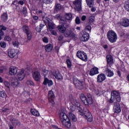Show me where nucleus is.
<instances>
[{
	"label": "nucleus",
	"mask_w": 129,
	"mask_h": 129,
	"mask_svg": "<svg viewBox=\"0 0 129 129\" xmlns=\"http://www.w3.org/2000/svg\"><path fill=\"white\" fill-rule=\"evenodd\" d=\"M61 123L64 127H67V128H70L71 127V122L69 119H68L66 121L61 122Z\"/></svg>",
	"instance_id": "nucleus-20"
},
{
	"label": "nucleus",
	"mask_w": 129,
	"mask_h": 129,
	"mask_svg": "<svg viewBox=\"0 0 129 129\" xmlns=\"http://www.w3.org/2000/svg\"><path fill=\"white\" fill-rule=\"evenodd\" d=\"M81 20L83 21H85V20H86V16L85 15H84L81 18Z\"/></svg>",
	"instance_id": "nucleus-62"
},
{
	"label": "nucleus",
	"mask_w": 129,
	"mask_h": 129,
	"mask_svg": "<svg viewBox=\"0 0 129 129\" xmlns=\"http://www.w3.org/2000/svg\"><path fill=\"white\" fill-rule=\"evenodd\" d=\"M93 103V99H92V97L90 94H88L87 97L86 98V100L85 101L84 104L87 105V104H92Z\"/></svg>",
	"instance_id": "nucleus-12"
},
{
	"label": "nucleus",
	"mask_w": 129,
	"mask_h": 129,
	"mask_svg": "<svg viewBox=\"0 0 129 129\" xmlns=\"http://www.w3.org/2000/svg\"><path fill=\"white\" fill-rule=\"evenodd\" d=\"M44 49L46 52H51L52 51V49H53V45H52V44H50L45 45Z\"/></svg>",
	"instance_id": "nucleus-25"
},
{
	"label": "nucleus",
	"mask_w": 129,
	"mask_h": 129,
	"mask_svg": "<svg viewBox=\"0 0 129 129\" xmlns=\"http://www.w3.org/2000/svg\"><path fill=\"white\" fill-rule=\"evenodd\" d=\"M0 29L2 31H6L7 30V27H5L4 25H0Z\"/></svg>",
	"instance_id": "nucleus-59"
},
{
	"label": "nucleus",
	"mask_w": 129,
	"mask_h": 129,
	"mask_svg": "<svg viewBox=\"0 0 129 129\" xmlns=\"http://www.w3.org/2000/svg\"><path fill=\"white\" fill-rule=\"evenodd\" d=\"M65 19L68 20V21H70L72 20V14L71 13H67L65 15Z\"/></svg>",
	"instance_id": "nucleus-38"
},
{
	"label": "nucleus",
	"mask_w": 129,
	"mask_h": 129,
	"mask_svg": "<svg viewBox=\"0 0 129 129\" xmlns=\"http://www.w3.org/2000/svg\"><path fill=\"white\" fill-rule=\"evenodd\" d=\"M124 8L127 12H129V1H127L125 3Z\"/></svg>",
	"instance_id": "nucleus-41"
},
{
	"label": "nucleus",
	"mask_w": 129,
	"mask_h": 129,
	"mask_svg": "<svg viewBox=\"0 0 129 129\" xmlns=\"http://www.w3.org/2000/svg\"><path fill=\"white\" fill-rule=\"evenodd\" d=\"M60 21L61 23H62L61 25H62L63 27H65L66 30L69 28V24L67 23V21L63 20H61Z\"/></svg>",
	"instance_id": "nucleus-36"
},
{
	"label": "nucleus",
	"mask_w": 129,
	"mask_h": 129,
	"mask_svg": "<svg viewBox=\"0 0 129 129\" xmlns=\"http://www.w3.org/2000/svg\"><path fill=\"white\" fill-rule=\"evenodd\" d=\"M72 33V30L71 29H68L66 30L65 32L63 33L64 37H70V35H71Z\"/></svg>",
	"instance_id": "nucleus-34"
},
{
	"label": "nucleus",
	"mask_w": 129,
	"mask_h": 129,
	"mask_svg": "<svg viewBox=\"0 0 129 129\" xmlns=\"http://www.w3.org/2000/svg\"><path fill=\"white\" fill-rule=\"evenodd\" d=\"M67 64L68 65V68H71L72 63H71V60L69 59H67Z\"/></svg>",
	"instance_id": "nucleus-46"
},
{
	"label": "nucleus",
	"mask_w": 129,
	"mask_h": 129,
	"mask_svg": "<svg viewBox=\"0 0 129 129\" xmlns=\"http://www.w3.org/2000/svg\"><path fill=\"white\" fill-rule=\"evenodd\" d=\"M113 110L115 113H119L121 111L120 105L118 102H115L113 103Z\"/></svg>",
	"instance_id": "nucleus-9"
},
{
	"label": "nucleus",
	"mask_w": 129,
	"mask_h": 129,
	"mask_svg": "<svg viewBox=\"0 0 129 129\" xmlns=\"http://www.w3.org/2000/svg\"><path fill=\"white\" fill-rule=\"evenodd\" d=\"M17 76L19 80H20V81H22V80L25 78V72L24 70H21L19 72Z\"/></svg>",
	"instance_id": "nucleus-19"
},
{
	"label": "nucleus",
	"mask_w": 129,
	"mask_h": 129,
	"mask_svg": "<svg viewBox=\"0 0 129 129\" xmlns=\"http://www.w3.org/2000/svg\"><path fill=\"white\" fill-rule=\"evenodd\" d=\"M98 73H99L98 72V68L95 67L91 69L90 71V75H91V76H93V75H95L96 74H98Z\"/></svg>",
	"instance_id": "nucleus-21"
},
{
	"label": "nucleus",
	"mask_w": 129,
	"mask_h": 129,
	"mask_svg": "<svg viewBox=\"0 0 129 129\" xmlns=\"http://www.w3.org/2000/svg\"><path fill=\"white\" fill-rule=\"evenodd\" d=\"M4 40L7 41V42H11L12 41V37L9 35H6L5 37Z\"/></svg>",
	"instance_id": "nucleus-43"
},
{
	"label": "nucleus",
	"mask_w": 129,
	"mask_h": 129,
	"mask_svg": "<svg viewBox=\"0 0 129 129\" xmlns=\"http://www.w3.org/2000/svg\"><path fill=\"white\" fill-rule=\"evenodd\" d=\"M82 0H75L73 2V6L75 11L80 12L82 10Z\"/></svg>",
	"instance_id": "nucleus-4"
},
{
	"label": "nucleus",
	"mask_w": 129,
	"mask_h": 129,
	"mask_svg": "<svg viewBox=\"0 0 129 129\" xmlns=\"http://www.w3.org/2000/svg\"><path fill=\"white\" fill-rule=\"evenodd\" d=\"M22 12H23V15H24L25 17H26V16H27L28 14V11H27V8L24 7L23 9Z\"/></svg>",
	"instance_id": "nucleus-48"
},
{
	"label": "nucleus",
	"mask_w": 129,
	"mask_h": 129,
	"mask_svg": "<svg viewBox=\"0 0 129 129\" xmlns=\"http://www.w3.org/2000/svg\"><path fill=\"white\" fill-rule=\"evenodd\" d=\"M22 30L26 34L28 40L31 41L32 39V32H31L30 28H29V26L24 25L22 28Z\"/></svg>",
	"instance_id": "nucleus-6"
},
{
	"label": "nucleus",
	"mask_w": 129,
	"mask_h": 129,
	"mask_svg": "<svg viewBox=\"0 0 129 129\" xmlns=\"http://www.w3.org/2000/svg\"><path fill=\"white\" fill-rule=\"evenodd\" d=\"M11 123L14 124V125H18V126L21 125V122L16 119L12 118L11 119Z\"/></svg>",
	"instance_id": "nucleus-29"
},
{
	"label": "nucleus",
	"mask_w": 129,
	"mask_h": 129,
	"mask_svg": "<svg viewBox=\"0 0 129 129\" xmlns=\"http://www.w3.org/2000/svg\"><path fill=\"white\" fill-rule=\"evenodd\" d=\"M19 84H20V83L19 82V81L16 78H14L11 81V86L14 87V88H16V87H17V86H19Z\"/></svg>",
	"instance_id": "nucleus-22"
},
{
	"label": "nucleus",
	"mask_w": 129,
	"mask_h": 129,
	"mask_svg": "<svg viewBox=\"0 0 129 129\" xmlns=\"http://www.w3.org/2000/svg\"><path fill=\"white\" fill-rule=\"evenodd\" d=\"M87 6L89 8H92L94 6V0H86Z\"/></svg>",
	"instance_id": "nucleus-30"
},
{
	"label": "nucleus",
	"mask_w": 129,
	"mask_h": 129,
	"mask_svg": "<svg viewBox=\"0 0 129 129\" xmlns=\"http://www.w3.org/2000/svg\"><path fill=\"white\" fill-rule=\"evenodd\" d=\"M70 37H71V38H77V36L76 35V34H75V33H73V32L72 31V33L70 35Z\"/></svg>",
	"instance_id": "nucleus-53"
},
{
	"label": "nucleus",
	"mask_w": 129,
	"mask_h": 129,
	"mask_svg": "<svg viewBox=\"0 0 129 129\" xmlns=\"http://www.w3.org/2000/svg\"><path fill=\"white\" fill-rule=\"evenodd\" d=\"M80 99L82 100V101H83V102L84 103H85V101L86 100V97L85 96V95L84 94H81L80 95Z\"/></svg>",
	"instance_id": "nucleus-40"
},
{
	"label": "nucleus",
	"mask_w": 129,
	"mask_h": 129,
	"mask_svg": "<svg viewBox=\"0 0 129 129\" xmlns=\"http://www.w3.org/2000/svg\"><path fill=\"white\" fill-rule=\"evenodd\" d=\"M4 85L6 86V87H7V88H10V86H11V84L8 81L4 82Z\"/></svg>",
	"instance_id": "nucleus-50"
},
{
	"label": "nucleus",
	"mask_w": 129,
	"mask_h": 129,
	"mask_svg": "<svg viewBox=\"0 0 129 129\" xmlns=\"http://www.w3.org/2000/svg\"><path fill=\"white\" fill-rule=\"evenodd\" d=\"M107 63L108 65H113L114 63L112 56L108 54L106 56Z\"/></svg>",
	"instance_id": "nucleus-14"
},
{
	"label": "nucleus",
	"mask_w": 129,
	"mask_h": 129,
	"mask_svg": "<svg viewBox=\"0 0 129 129\" xmlns=\"http://www.w3.org/2000/svg\"><path fill=\"white\" fill-rule=\"evenodd\" d=\"M43 41L44 43H48V42H49V40H48V38L47 37H44L43 38Z\"/></svg>",
	"instance_id": "nucleus-61"
},
{
	"label": "nucleus",
	"mask_w": 129,
	"mask_h": 129,
	"mask_svg": "<svg viewBox=\"0 0 129 129\" xmlns=\"http://www.w3.org/2000/svg\"><path fill=\"white\" fill-rule=\"evenodd\" d=\"M105 73L108 77H111L113 76V72H112L108 68L105 69Z\"/></svg>",
	"instance_id": "nucleus-27"
},
{
	"label": "nucleus",
	"mask_w": 129,
	"mask_h": 129,
	"mask_svg": "<svg viewBox=\"0 0 129 129\" xmlns=\"http://www.w3.org/2000/svg\"><path fill=\"white\" fill-rule=\"evenodd\" d=\"M30 112L33 114V115H34V116H39V115H40L39 111H37L35 109H31L30 110Z\"/></svg>",
	"instance_id": "nucleus-31"
},
{
	"label": "nucleus",
	"mask_w": 129,
	"mask_h": 129,
	"mask_svg": "<svg viewBox=\"0 0 129 129\" xmlns=\"http://www.w3.org/2000/svg\"><path fill=\"white\" fill-rule=\"evenodd\" d=\"M70 109L72 111H74L75 109H76V106L73 105V106H71Z\"/></svg>",
	"instance_id": "nucleus-56"
},
{
	"label": "nucleus",
	"mask_w": 129,
	"mask_h": 129,
	"mask_svg": "<svg viewBox=\"0 0 129 129\" xmlns=\"http://www.w3.org/2000/svg\"><path fill=\"white\" fill-rule=\"evenodd\" d=\"M69 116L70 118L73 120V121H77V118H76V116H75V115H74L72 112H69Z\"/></svg>",
	"instance_id": "nucleus-28"
},
{
	"label": "nucleus",
	"mask_w": 129,
	"mask_h": 129,
	"mask_svg": "<svg viewBox=\"0 0 129 129\" xmlns=\"http://www.w3.org/2000/svg\"><path fill=\"white\" fill-rule=\"evenodd\" d=\"M0 46L1 48H6L7 47V43L5 41L0 42Z\"/></svg>",
	"instance_id": "nucleus-44"
},
{
	"label": "nucleus",
	"mask_w": 129,
	"mask_h": 129,
	"mask_svg": "<svg viewBox=\"0 0 129 129\" xmlns=\"http://www.w3.org/2000/svg\"><path fill=\"white\" fill-rule=\"evenodd\" d=\"M31 101H32V99L31 98H28L25 101L26 103H29V102H31Z\"/></svg>",
	"instance_id": "nucleus-63"
},
{
	"label": "nucleus",
	"mask_w": 129,
	"mask_h": 129,
	"mask_svg": "<svg viewBox=\"0 0 129 129\" xmlns=\"http://www.w3.org/2000/svg\"><path fill=\"white\" fill-rule=\"evenodd\" d=\"M120 24L123 27H129V20L126 18L122 19L120 21Z\"/></svg>",
	"instance_id": "nucleus-18"
},
{
	"label": "nucleus",
	"mask_w": 129,
	"mask_h": 129,
	"mask_svg": "<svg viewBox=\"0 0 129 129\" xmlns=\"http://www.w3.org/2000/svg\"><path fill=\"white\" fill-rule=\"evenodd\" d=\"M70 100L73 105H75L78 108L79 114H80V115H84V117L87 119L88 121H92V115H91V113L89 112V110L87 108H84L83 112V110H82V108L80 106V103L79 101L73 98L72 95L70 96Z\"/></svg>",
	"instance_id": "nucleus-1"
},
{
	"label": "nucleus",
	"mask_w": 129,
	"mask_h": 129,
	"mask_svg": "<svg viewBox=\"0 0 129 129\" xmlns=\"http://www.w3.org/2000/svg\"><path fill=\"white\" fill-rule=\"evenodd\" d=\"M64 39V36L63 35H60L58 38V41H63V39Z\"/></svg>",
	"instance_id": "nucleus-60"
},
{
	"label": "nucleus",
	"mask_w": 129,
	"mask_h": 129,
	"mask_svg": "<svg viewBox=\"0 0 129 129\" xmlns=\"http://www.w3.org/2000/svg\"><path fill=\"white\" fill-rule=\"evenodd\" d=\"M44 4H49L50 3V0H42Z\"/></svg>",
	"instance_id": "nucleus-64"
},
{
	"label": "nucleus",
	"mask_w": 129,
	"mask_h": 129,
	"mask_svg": "<svg viewBox=\"0 0 129 129\" xmlns=\"http://www.w3.org/2000/svg\"><path fill=\"white\" fill-rule=\"evenodd\" d=\"M107 37L110 43H115L117 40V34L112 30H109L107 32Z\"/></svg>",
	"instance_id": "nucleus-2"
},
{
	"label": "nucleus",
	"mask_w": 129,
	"mask_h": 129,
	"mask_svg": "<svg viewBox=\"0 0 129 129\" xmlns=\"http://www.w3.org/2000/svg\"><path fill=\"white\" fill-rule=\"evenodd\" d=\"M48 101L51 105H54L55 104V102H54V98H48Z\"/></svg>",
	"instance_id": "nucleus-49"
},
{
	"label": "nucleus",
	"mask_w": 129,
	"mask_h": 129,
	"mask_svg": "<svg viewBox=\"0 0 129 129\" xmlns=\"http://www.w3.org/2000/svg\"><path fill=\"white\" fill-rule=\"evenodd\" d=\"M57 29L60 32V33H61L62 34H64L65 32L66 31V28H65V26H63L62 24L61 25H59L57 27Z\"/></svg>",
	"instance_id": "nucleus-26"
},
{
	"label": "nucleus",
	"mask_w": 129,
	"mask_h": 129,
	"mask_svg": "<svg viewBox=\"0 0 129 129\" xmlns=\"http://www.w3.org/2000/svg\"><path fill=\"white\" fill-rule=\"evenodd\" d=\"M32 75L33 79H34V80H35V81H39V80H40V78H41V75L40 74L39 72H34L32 74Z\"/></svg>",
	"instance_id": "nucleus-17"
},
{
	"label": "nucleus",
	"mask_w": 129,
	"mask_h": 129,
	"mask_svg": "<svg viewBox=\"0 0 129 129\" xmlns=\"http://www.w3.org/2000/svg\"><path fill=\"white\" fill-rule=\"evenodd\" d=\"M105 79H106V76L104 74H100L97 76V82H98V83H101V82H103Z\"/></svg>",
	"instance_id": "nucleus-10"
},
{
	"label": "nucleus",
	"mask_w": 129,
	"mask_h": 129,
	"mask_svg": "<svg viewBox=\"0 0 129 129\" xmlns=\"http://www.w3.org/2000/svg\"><path fill=\"white\" fill-rule=\"evenodd\" d=\"M26 84H28V85H32V86H34L35 85L34 82L31 80H28L26 82Z\"/></svg>",
	"instance_id": "nucleus-45"
},
{
	"label": "nucleus",
	"mask_w": 129,
	"mask_h": 129,
	"mask_svg": "<svg viewBox=\"0 0 129 129\" xmlns=\"http://www.w3.org/2000/svg\"><path fill=\"white\" fill-rule=\"evenodd\" d=\"M17 52L16 50L14 49H8V55L10 58H14L16 55H17Z\"/></svg>",
	"instance_id": "nucleus-16"
},
{
	"label": "nucleus",
	"mask_w": 129,
	"mask_h": 129,
	"mask_svg": "<svg viewBox=\"0 0 129 129\" xmlns=\"http://www.w3.org/2000/svg\"><path fill=\"white\" fill-rule=\"evenodd\" d=\"M49 31H52L55 29V24L53 22H49L48 24Z\"/></svg>",
	"instance_id": "nucleus-33"
},
{
	"label": "nucleus",
	"mask_w": 129,
	"mask_h": 129,
	"mask_svg": "<svg viewBox=\"0 0 129 129\" xmlns=\"http://www.w3.org/2000/svg\"><path fill=\"white\" fill-rule=\"evenodd\" d=\"M37 14L38 16L42 17V19H45V16H46V13H45V12H43L42 11L40 10Z\"/></svg>",
	"instance_id": "nucleus-39"
},
{
	"label": "nucleus",
	"mask_w": 129,
	"mask_h": 129,
	"mask_svg": "<svg viewBox=\"0 0 129 129\" xmlns=\"http://www.w3.org/2000/svg\"><path fill=\"white\" fill-rule=\"evenodd\" d=\"M73 83L75 86L78 88H79L80 89H82V88H83V82L79 81V80L75 77H73Z\"/></svg>",
	"instance_id": "nucleus-8"
},
{
	"label": "nucleus",
	"mask_w": 129,
	"mask_h": 129,
	"mask_svg": "<svg viewBox=\"0 0 129 129\" xmlns=\"http://www.w3.org/2000/svg\"><path fill=\"white\" fill-rule=\"evenodd\" d=\"M48 98H55V94L53 91L50 90L48 92Z\"/></svg>",
	"instance_id": "nucleus-37"
},
{
	"label": "nucleus",
	"mask_w": 129,
	"mask_h": 129,
	"mask_svg": "<svg viewBox=\"0 0 129 129\" xmlns=\"http://www.w3.org/2000/svg\"><path fill=\"white\" fill-rule=\"evenodd\" d=\"M44 85H47L48 84V86L50 87L53 85V81L51 80H48L47 78H45L44 79V81L43 82Z\"/></svg>",
	"instance_id": "nucleus-23"
},
{
	"label": "nucleus",
	"mask_w": 129,
	"mask_h": 129,
	"mask_svg": "<svg viewBox=\"0 0 129 129\" xmlns=\"http://www.w3.org/2000/svg\"><path fill=\"white\" fill-rule=\"evenodd\" d=\"M85 30L90 31V32H91V26H90V25L87 26L85 28Z\"/></svg>",
	"instance_id": "nucleus-58"
},
{
	"label": "nucleus",
	"mask_w": 129,
	"mask_h": 129,
	"mask_svg": "<svg viewBox=\"0 0 129 129\" xmlns=\"http://www.w3.org/2000/svg\"><path fill=\"white\" fill-rule=\"evenodd\" d=\"M8 14L7 13H4L2 14L1 16V20L3 22H6L7 21H8Z\"/></svg>",
	"instance_id": "nucleus-32"
},
{
	"label": "nucleus",
	"mask_w": 129,
	"mask_h": 129,
	"mask_svg": "<svg viewBox=\"0 0 129 129\" xmlns=\"http://www.w3.org/2000/svg\"><path fill=\"white\" fill-rule=\"evenodd\" d=\"M55 19H56L57 20H62L61 19V15L60 14H57L54 17ZM61 23V21H60Z\"/></svg>",
	"instance_id": "nucleus-57"
},
{
	"label": "nucleus",
	"mask_w": 129,
	"mask_h": 129,
	"mask_svg": "<svg viewBox=\"0 0 129 129\" xmlns=\"http://www.w3.org/2000/svg\"><path fill=\"white\" fill-rule=\"evenodd\" d=\"M13 46H15V47H17V48L19 47V45H20V43L18 41H13Z\"/></svg>",
	"instance_id": "nucleus-51"
},
{
	"label": "nucleus",
	"mask_w": 129,
	"mask_h": 129,
	"mask_svg": "<svg viewBox=\"0 0 129 129\" xmlns=\"http://www.w3.org/2000/svg\"><path fill=\"white\" fill-rule=\"evenodd\" d=\"M75 22L77 25H79V24H80V19L79 18V17H76Z\"/></svg>",
	"instance_id": "nucleus-52"
},
{
	"label": "nucleus",
	"mask_w": 129,
	"mask_h": 129,
	"mask_svg": "<svg viewBox=\"0 0 129 129\" xmlns=\"http://www.w3.org/2000/svg\"><path fill=\"white\" fill-rule=\"evenodd\" d=\"M95 20V17L94 16H90L89 18V21L90 23H93Z\"/></svg>",
	"instance_id": "nucleus-47"
},
{
	"label": "nucleus",
	"mask_w": 129,
	"mask_h": 129,
	"mask_svg": "<svg viewBox=\"0 0 129 129\" xmlns=\"http://www.w3.org/2000/svg\"><path fill=\"white\" fill-rule=\"evenodd\" d=\"M36 31L38 32V33H40L41 32V31H42V28L41 27H40L39 26H37L36 28H35Z\"/></svg>",
	"instance_id": "nucleus-54"
},
{
	"label": "nucleus",
	"mask_w": 129,
	"mask_h": 129,
	"mask_svg": "<svg viewBox=\"0 0 129 129\" xmlns=\"http://www.w3.org/2000/svg\"><path fill=\"white\" fill-rule=\"evenodd\" d=\"M18 73V68L16 67L11 66L9 68V74L10 75H16Z\"/></svg>",
	"instance_id": "nucleus-13"
},
{
	"label": "nucleus",
	"mask_w": 129,
	"mask_h": 129,
	"mask_svg": "<svg viewBox=\"0 0 129 129\" xmlns=\"http://www.w3.org/2000/svg\"><path fill=\"white\" fill-rule=\"evenodd\" d=\"M59 117L61 122H63V121H66V120L69 119L68 118V116H67V114L63 112L60 113Z\"/></svg>",
	"instance_id": "nucleus-15"
},
{
	"label": "nucleus",
	"mask_w": 129,
	"mask_h": 129,
	"mask_svg": "<svg viewBox=\"0 0 129 129\" xmlns=\"http://www.w3.org/2000/svg\"><path fill=\"white\" fill-rule=\"evenodd\" d=\"M89 40V34L86 32H84L82 36L80 37V40L82 42H87Z\"/></svg>",
	"instance_id": "nucleus-11"
},
{
	"label": "nucleus",
	"mask_w": 129,
	"mask_h": 129,
	"mask_svg": "<svg viewBox=\"0 0 129 129\" xmlns=\"http://www.w3.org/2000/svg\"><path fill=\"white\" fill-rule=\"evenodd\" d=\"M0 97H3V98L7 97V94L4 91H0Z\"/></svg>",
	"instance_id": "nucleus-42"
},
{
	"label": "nucleus",
	"mask_w": 129,
	"mask_h": 129,
	"mask_svg": "<svg viewBox=\"0 0 129 129\" xmlns=\"http://www.w3.org/2000/svg\"><path fill=\"white\" fill-rule=\"evenodd\" d=\"M77 56L78 58L81 59V60H82V61H84L85 62L87 61V54L84 51H78L77 52Z\"/></svg>",
	"instance_id": "nucleus-5"
},
{
	"label": "nucleus",
	"mask_w": 129,
	"mask_h": 129,
	"mask_svg": "<svg viewBox=\"0 0 129 129\" xmlns=\"http://www.w3.org/2000/svg\"><path fill=\"white\" fill-rule=\"evenodd\" d=\"M111 94L112 96L109 100V102H110V103H112V102L114 101L115 99H116V101L118 102H120L121 98L119 92L116 91H113Z\"/></svg>",
	"instance_id": "nucleus-3"
},
{
	"label": "nucleus",
	"mask_w": 129,
	"mask_h": 129,
	"mask_svg": "<svg viewBox=\"0 0 129 129\" xmlns=\"http://www.w3.org/2000/svg\"><path fill=\"white\" fill-rule=\"evenodd\" d=\"M62 9V6H61V4H55V9L54 11L55 12H58V11H60Z\"/></svg>",
	"instance_id": "nucleus-35"
},
{
	"label": "nucleus",
	"mask_w": 129,
	"mask_h": 129,
	"mask_svg": "<svg viewBox=\"0 0 129 129\" xmlns=\"http://www.w3.org/2000/svg\"><path fill=\"white\" fill-rule=\"evenodd\" d=\"M50 72H52L49 71L45 69L42 70V73L43 75H44V77H46V76H47L48 78L51 77L50 75H52V74H50Z\"/></svg>",
	"instance_id": "nucleus-24"
},
{
	"label": "nucleus",
	"mask_w": 129,
	"mask_h": 129,
	"mask_svg": "<svg viewBox=\"0 0 129 129\" xmlns=\"http://www.w3.org/2000/svg\"><path fill=\"white\" fill-rule=\"evenodd\" d=\"M50 31L51 34H52V35H53V36H57V32H56L55 31H54L53 30H49Z\"/></svg>",
	"instance_id": "nucleus-55"
},
{
	"label": "nucleus",
	"mask_w": 129,
	"mask_h": 129,
	"mask_svg": "<svg viewBox=\"0 0 129 129\" xmlns=\"http://www.w3.org/2000/svg\"><path fill=\"white\" fill-rule=\"evenodd\" d=\"M49 74H51L54 76L55 79H57V80H62V79H63L62 75L60 74L58 70H53L51 72H49Z\"/></svg>",
	"instance_id": "nucleus-7"
}]
</instances>
